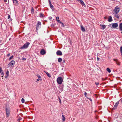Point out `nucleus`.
Instances as JSON below:
<instances>
[{"label": "nucleus", "instance_id": "a211bd4d", "mask_svg": "<svg viewBox=\"0 0 122 122\" xmlns=\"http://www.w3.org/2000/svg\"><path fill=\"white\" fill-rule=\"evenodd\" d=\"M119 29L120 31L122 30V23H120L119 25Z\"/></svg>", "mask_w": 122, "mask_h": 122}, {"label": "nucleus", "instance_id": "f3484780", "mask_svg": "<svg viewBox=\"0 0 122 122\" xmlns=\"http://www.w3.org/2000/svg\"><path fill=\"white\" fill-rule=\"evenodd\" d=\"M44 72L47 75V76L48 77H51V76L50 74L48 72L46 71H44Z\"/></svg>", "mask_w": 122, "mask_h": 122}, {"label": "nucleus", "instance_id": "4468645a", "mask_svg": "<svg viewBox=\"0 0 122 122\" xmlns=\"http://www.w3.org/2000/svg\"><path fill=\"white\" fill-rule=\"evenodd\" d=\"M81 29L83 32H85L86 31V30L85 28L82 25H81Z\"/></svg>", "mask_w": 122, "mask_h": 122}, {"label": "nucleus", "instance_id": "de8ad7c7", "mask_svg": "<svg viewBox=\"0 0 122 122\" xmlns=\"http://www.w3.org/2000/svg\"><path fill=\"white\" fill-rule=\"evenodd\" d=\"M89 91L90 92V94H91V92H90V91Z\"/></svg>", "mask_w": 122, "mask_h": 122}, {"label": "nucleus", "instance_id": "bb28decb", "mask_svg": "<svg viewBox=\"0 0 122 122\" xmlns=\"http://www.w3.org/2000/svg\"><path fill=\"white\" fill-rule=\"evenodd\" d=\"M13 58V56H12L9 58V60L10 61Z\"/></svg>", "mask_w": 122, "mask_h": 122}, {"label": "nucleus", "instance_id": "2f4dec72", "mask_svg": "<svg viewBox=\"0 0 122 122\" xmlns=\"http://www.w3.org/2000/svg\"><path fill=\"white\" fill-rule=\"evenodd\" d=\"M1 74V76L2 77H3L4 76V73L3 72H2V73H0Z\"/></svg>", "mask_w": 122, "mask_h": 122}, {"label": "nucleus", "instance_id": "9d476101", "mask_svg": "<svg viewBox=\"0 0 122 122\" xmlns=\"http://www.w3.org/2000/svg\"><path fill=\"white\" fill-rule=\"evenodd\" d=\"M78 1H79L81 4L82 5V6H85L86 5L85 4H84L83 1L82 0H76Z\"/></svg>", "mask_w": 122, "mask_h": 122}, {"label": "nucleus", "instance_id": "7c9ffc66", "mask_svg": "<svg viewBox=\"0 0 122 122\" xmlns=\"http://www.w3.org/2000/svg\"><path fill=\"white\" fill-rule=\"evenodd\" d=\"M21 101L22 103H24L25 102V100L24 98H22L21 99Z\"/></svg>", "mask_w": 122, "mask_h": 122}, {"label": "nucleus", "instance_id": "09e8293b", "mask_svg": "<svg viewBox=\"0 0 122 122\" xmlns=\"http://www.w3.org/2000/svg\"><path fill=\"white\" fill-rule=\"evenodd\" d=\"M121 102H122V100Z\"/></svg>", "mask_w": 122, "mask_h": 122}, {"label": "nucleus", "instance_id": "473e14b6", "mask_svg": "<svg viewBox=\"0 0 122 122\" xmlns=\"http://www.w3.org/2000/svg\"><path fill=\"white\" fill-rule=\"evenodd\" d=\"M3 72V71L2 70V69L0 67V73Z\"/></svg>", "mask_w": 122, "mask_h": 122}, {"label": "nucleus", "instance_id": "412c9836", "mask_svg": "<svg viewBox=\"0 0 122 122\" xmlns=\"http://www.w3.org/2000/svg\"><path fill=\"white\" fill-rule=\"evenodd\" d=\"M6 74L7 75V76H5V78H6L8 76H9V71L8 70H7L6 72Z\"/></svg>", "mask_w": 122, "mask_h": 122}, {"label": "nucleus", "instance_id": "423d86ee", "mask_svg": "<svg viewBox=\"0 0 122 122\" xmlns=\"http://www.w3.org/2000/svg\"><path fill=\"white\" fill-rule=\"evenodd\" d=\"M5 110L6 117H8L10 115V110L9 108H7V107H6L5 108Z\"/></svg>", "mask_w": 122, "mask_h": 122}, {"label": "nucleus", "instance_id": "b1692460", "mask_svg": "<svg viewBox=\"0 0 122 122\" xmlns=\"http://www.w3.org/2000/svg\"><path fill=\"white\" fill-rule=\"evenodd\" d=\"M62 61V59L61 58H59L58 59V61L59 62H61Z\"/></svg>", "mask_w": 122, "mask_h": 122}, {"label": "nucleus", "instance_id": "a19ab883", "mask_svg": "<svg viewBox=\"0 0 122 122\" xmlns=\"http://www.w3.org/2000/svg\"><path fill=\"white\" fill-rule=\"evenodd\" d=\"M21 118H20L19 119H18V120L19 121L20 120H21Z\"/></svg>", "mask_w": 122, "mask_h": 122}, {"label": "nucleus", "instance_id": "f03ea898", "mask_svg": "<svg viewBox=\"0 0 122 122\" xmlns=\"http://www.w3.org/2000/svg\"><path fill=\"white\" fill-rule=\"evenodd\" d=\"M15 63V62L14 61L12 60L10 62L9 64L8 65V67H9L10 66L13 67Z\"/></svg>", "mask_w": 122, "mask_h": 122}, {"label": "nucleus", "instance_id": "a878e982", "mask_svg": "<svg viewBox=\"0 0 122 122\" xmlns=\"http://www.w3.org/2000/svg\"><path fill=\"white\" fill-rule=\"evenodd\" d=\"M10 15L9 14H8V19H9V20L10 21H11V19H10Z\"/></svg>", "mask_w": 122, "mask_h": 122}, {"label": "nucleus", "instance_id": "a18cd8bd", "mask_svg": "<svg viewBox=\"0 0 122 122\" xmlns=\"http://www.w3.org/2000/svg\"><path fill=\"white\" fill-rule=\"evenodd\" d=\"M63 63H65V60H64L63 61Z\"/></svg>", "mask_w": 122, "mask_h": 122}, {"label": "nucleus", "instance_id": "9b49d317", "mask_svg": "<svg viewBox=\"0 0 122 122\" xmlns=\"http://www.w3.org/2000/svg\"><path fill=\"white\" fill-rule=\"evenodd\" d=\"M56 54L57 55H59L60 56L62 55V53L60 51H58L56 52Z\"/></svg>", "mask_w": 122, "mask_h": 122}, {"label": "nucleus", "instance_id": "e433bc0d", "mask_svg": "<svg viewBox=\"0 0 122 122\" xmlns=\"http://www.w3.org/2000/svg\"><path fill=\"white\" fill-rule=\"evenodd\" d=\"M43 14H42V13H40V17L42 16H43Z\"/></svg>", "mask_w": 122, "mask_h": 122}, {"label": "nucleus", "instance_id": "aec40b11", "mask_svg": "<svg viewBox=\"0 0 122 122\" xmlns=\"http://www.w3.org/2000/svg\"><path fill=\"white\" fill-rule=\"evenodd\" d=\"M62 119L63 122H64L65 120V117L63 115H62Z\"/></svg>", "mask_w": 122, "mask_h": 122}, {"label": "nucleus", "instance_id": "c85d7f7f", "mask_svg": "<svg viewBox=\"0 0 122 122\" xmlns=\"http://www.w3.org/2000/svg\"><path fill=\"white\" fill-rule=\"evenodd\" d=\"M120 50L121 55L122 56V46L120 47Z\"/></svg>", "mask_w": 122, "mask_h": 122}, {"label": "nucleus", "instance_id": "58836bf2", "mask_svg": "<svg viewBox=\"0 0 122 122\" xmlns=\"http://www.w3.org/2000/svg\"><path fill=\"white\" fill-rule=\"evenodd\" d=\"M95 84L97 86L99 85V83L98 82H96L95 83Z\"/></svg>", "mask_w": 122, "mask_h": 122}, {"label": "nucleus", "instance_id": "2eb2a0df", "mask_svg": "<svg viewBox=\"0 0 122 122\" xmlns=\"http://www.w3.org/2000/svg\"><path fill=\"white\" fill-rule=\"evenodd\" d=\"M113 60L116 62V63L118 65H120V63L116 59H114Z\"/></svg>", "mask_w": 122, "mask_h": 122}, {"label": "nucleus", "instance_id": "393cba45", "mask_svg": "<svg viewBox=\"0 0 122 122\" xmlns=\"http://www.w3.org/2000/svg\"><path fill=\"white\" fill-rule=\"evenodd\" d=\"M114 15L117 18L119 19V16L117 14Z\"/></svg>", "mask_w": 122, "mask_h": 122}, {"label": "nucleus", "instance_id": "ddd939ff", "mask_svg": "<svg viewBox=\"0 0 122 122\" xmlns=\"http://www.w3.org/2000/svg\"><path fill=\"white\" fill-rule=\"evenodd\" d=\"M112 21V17L111 16H109L108 18V21L109 22H110Z\"/></svg>", "mask_w": 122, "mask_h": 122}, {"label": "nucleus", "instance_id": "49530a36", "mask_svg": "<svg viewBox=\"0 0 122 122\" xmlns=\"http://www.w3.org/2000/svg\"><path fill=\"white\" fill-rule=\"evenodd\" d=\"M10 54H8V55H7V56H10Z\"/></svg>", "mask_w": 122, "mask_h": 122}, {"label": "nucleus", "instance_id": "c9c22d12", "mask_svg": "<svg viewBox=\"0 0 122 122\" xmlns=\"http://www.w3.org/2000/svg\"><path fill=\"white\" fill-rule=\"evenodd\" d=\"M37 76H38L39 78H41V76L39 75L38 74L37 75Z\"/></svg>", "mask_w": 122, "mask_h": 122}, {"label": "nucleus", "instance_id": "3c124183", "mask_svg": "<svg viewBox=\"0 0 122 122\" xmlns=\"http://www.w3.org/2000/svg\"><path fill=\"white\" fill-rule=\"evenodd\" d=\"M104 18H105V19H106V18L105 17H104Z\"/></svg>", "mask_w": 122, "mask_h": 122}, {"label": "nucleus", "instance_id": "f704fd0d", "mask_svg": "<svg viewBox=\"0 0 122 122\" xmlns=\"http://www.w3.org/2000/svg\"><path fill=\"white\" fill-rule=\"evenodd\" d=\"M41 80H42V79H41L40 78H39L38 79H37V81H39V80H41Z\"/></svg>", "mask_w": 122, "mask_h": 122}, {"label": "nucleus", "instance_id": "7ed1b4c3", "mask_svg": "<svg viewBox=\"0 0 122 122\" xmlns=\"http://www.w3.org/2000/svg\"><path fill=\"white\" fill-rule=\"evenodd\" d=\"M30 44V43L29 42H27L23 46L21 47L20 49H24L28 47L29 45Z\"/></svg>", "mask_w": 122, "mask_h": 122}, {"label": "nucleus", "instance_id": "ea45409f", "mask_svg": "<svg viewBox=\"0 0 122 122\" xmlns=\"http://www.w3.org/2000/svg\"><path fill=\"white\" fill-rule=\"evenodd\" d=\"M26 60V59L25 58H23L22 59V60H24L25 61Z\"/></svg>", "mask_w": 122, "mask_h": 122}, {"label": "nucleus", "instance_id": "c03bdc74", "mask_svg": "<svg viewBox=\"0 0 122 122\" xmlns=\"http://www.w3.org/2000/svg\"><path fill=\"white\" fill-rule=\"evenodd\" d=\"M89 99L90 101H92V99L91 98H89Z\"/></svg>", "mask_w": 122, "mask_h": 122}, {"label": "nucleus", "instance_id": "4c0bfd02", "mask_svg": "<svg viewBox=\"0 0 122 122\" xmlns=\"http://www.w3.org/2000/svg\"><path fill=\"white\" fill-rule=\"evenodd\" d=\"M85 95L86 97V96L87 95V93L86 92H85L84 94Z\"/></svg>", "mask_w": 122, "mask_h": 122}, {"label": "nucleus", "instance_id": "f257e3e1", "mask_svg": "<svg viewBox=\"0 0 122 122\" xmlns=\"http://www.w3.org/2000/svg\"><path fill=\"white\" fill-rule=\"evenodd\" d=\"M119 11V8L118 6H116L112 11L113 14L114 15L117 14Z\"/></svg>", "mask_w": 122, "mask_h": 122}, {"label": "nucleus", "instance_id": "0eeeda50", "mask_svg": "<svg viewBox=\"0 0 122 122\" xmlns=\"http://www.w3.org/2000/svg\"><path fill=\"white\" fill-rule=\"evenodd\" d=\"M49 1V5H50V7L53 10L54 8V7L53 6V5L51 4V0H48Z\"/></svg>", "mask_w": 122, "mask_h": 122}, {"label": "nucleus", "instance_id": "8fccbe9b", "mask_svg": "<svg viewBox=\"0 0 122 122\" xmlns=\"http://www.w3.org/2000/svg\"><path fill=\"white\" fill-rule=\"evenodd\" d=\"M121 33H122V31L121 32Z\"/></svg>", "mask_w": 122, "mask_h": 122}, {"label": "nucleus", "instance_id": "4be33fe9", "mask_svg": "<svg viewBox=\"0 0 122 122\" xmlns=\"http://www.w3.org/2000/svg\"><path fill=\"white\" fill-rule=\"evenodd\" d=\"M56 21L59 23H60L61 21L59 20V17H56Z\"/></svg>", "mask_w": 122, "mask_h": 122}, {"label": "nucleus", "instance_id": "dca6fc26", "mask_svg": "<svg viewBox=\"0 0 122 122\" xmlns=\"http://www.w3.org/2000/svg\"><path fill=\"white\" fill-rule=\"evenodd\" d=\"M100 26L101 27V29H104L106 28V26L104 25H102L101 24Z\"/></svg>", "mask_w": 122, "mask_h": 122}, {"label": "nucleus", "instance_id": "39448f33", "mask_svg": "<svg viewBox=\"0 0 122 122\" xmlns=\"http://www.w3.org/2000/svg\"><path fill=\"white\" fill-rule=\"evenodd\" d=\"M41 22L40 21H38L37 23L36 26V30L37 32L39 28L41 27Z\"/></svg>", "mask_w": 122, "mask_h": 122}, {"label": "nucleus", "instance_id": "79ce46f5", "mask_svg": "<svg viewBox=\"0 0 122 122\" xmlns=\"http://www.w3.org/2000/svg\"><path fill=\"white\" fill-rule=\"evenodd\" d=\"M97 61H98L99 60V58L98 57H97Z\"/></svg>", "mask_w": 122, "mask_h": 122}, {"label": "nucleus", "instance_id": "6e6552de", "mask_svg": "<svg viewBox=\"0 0 122 122\" xmlns=\"http://www.w3.org/2000/svg\"><path fill=\"white\" fill-rule=\"evenodd\" d=\"M119 102H117L115 104V105H114V106L112 108L113 110L117 108V107L119 104Z\"/></svg>", "mask_w": 122, "mask_h": 122}, {"label": "nucleus", "instance_id": "72a5a7b5", "mask_svg": "<svg viewBox=\"0 0 122 122\" xmlns=\"http://www.w3.org/2000/svg\"><path fill=\"white\" fill-rule=\"evenodd\" d=\"M55 25L54 24H52L51 25V27H54Z\"/></svg>", "mask_w": 122, "mask_h": 122}, {"label": "nucleus", "instance_id": "f8f14e48", "mask_svg": "<svg viewBox=\"0 0 122 122\" xmlns=\"http://www.w3.org/2000/svg\"><path fill=\"white\" fill-rule=\"evenodd\" d=\"M46 51L44 49H42L40 51V53L42 55H44L45 54Z\"/></svg>", "mask_w": 122, "mask_h": 122}, {"label": "nucleus", "instance_id": "37998d69", "mask_svg": "<svg viewBox=\"0 0 122 122\" xmlns=\"http://www.w3.org/2000/svg\"><path fill=\"white\" fill-rule=\"evenodd\" d=\"M3 0L5 2H6L7 1V0Z\"/></svg>", "mask_w": 122, "mask_h": 122}, {"label": "nucleus", "instance_id": "5701e85b", "mask_svg": "<svg viewBox=\"0 0 122 122\" xmlns=\"http://www.w3.org/2000/svg\"><path fill=\"white\" fill-rule=\"evenodd\" d=\"M107 71L109 73H110L111 72V71L110 69L108 68H107Z\"/></svg>", "mask_w": 122, "mask_h": 122}, {"label": "nucleus", "instance_id": "1a4fd4ad", "mask_svg": "<svg viewBox=\"0 0 122 122\" xmlns=\"http://www.w3.org/2000/svg\"><path fill=\"white\" fill-rule=\"evenodd\" d=\"M118 25L117 23H113L112 24V27L113 28H116L117 27Z\"/></svg>", "mask_w": 122, "mask_h": 122}, {"label": "nucleus", "instance_id": "6ab92c4d", "mask_svg": "<svg viewBox=\"0 0 122 122\" xmlns=\"http://www.w3.org/2000/svg\"><path fill=\"white\" fill-rule=\"evenodd\" d=\"M13 3L16 4H18V3L17 0H13Z\"/></svg>", "mask_w": 122, "mask_h": 122}, {"label": "nucleus", "instance_id": "c756f323", "mask_svg": "<svg viewBox=\"0 0 122 122\" xmlns=\"http://www.w3.org/2000/svg\"><path fill=\"white\" fill-rule=\"evenodd\" d=\"M60 23L61 24V26L62 27H64V25L63 23L61 22H60Z\"/></svg>", "mask_w": 122, "mask_h": 122}, {"label": "nucleus", "instance_id": "cd10ccee", "mask_svg": "<svg viewBox=\"0 0 122 122\" xmlns=\"http://www.w3.org/2000/svg\"><path fill=\"white\" fill-rule=\"evenodd\" d=\"M31 12L32 13H34V10L33 8L32 7L31 10Z\"/></svg>", "mask_w": 122, "mask_h": 122}, {"label": "nucleus", "instance_id": "20e7f679", "mask_svg": "<svg viewBox=\"0 0 122 122\" xmlns=\"http://www.w3.org/2000/svg\"><path fill=\"white\" fill-rule=\"evenodd\" d=\"M63 81V79L61 77H58L57 79V82L59 84H61Z\"/></svg>", "mask_w": 122, "mask_h": 122}]
</instances>
